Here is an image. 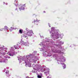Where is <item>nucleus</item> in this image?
<instances>
[{
    "mask_svg": "<svg viewBox=\"0 0 78 78\" xmlns=\"http://www.w3.org/2000/svg\"><path fill=\"white\" fill-rule=\"evenodd\" d=\"M26 59L29 60L30 62H31V61H33V60L32 59H33V57L31 55H27L26 56Z\"/></svg>",
    "mask_w": 78,
    "mask_h": 78,
    "instance_id": "1",
    "label": "nucleus"
},
{
    "mask_svg": "<svg viewBox=\"0 0 78 78\" xmlns=\"http://www.w3.org/2000/svg\"><path fill=\"white\" fill-rule=\"evenodd\" d=\"M32 23H34V24H36V25H37V21H36L35 20H34L33 22H32Z\"/></svg>",
    "mask_w": 78,
    "mask_h": 78,
    "instance_id": "2",
    "label": "nucleus"
},
{
    "mask_svg": "<svg viewBox=\"0 0 78 78\" xmlns=\"http://www.w3.org/2000/svg\"><path fill=\"white\" fill-rule=\"evenodd\" d=\"M55 36L56 37V39H58L59 37V34L58 33H57L55 34Z\"/></svg>",
    "mask_w": 78,
    "mask_h": 78,
    "instance_id": "3",
    "label": "nucleus"
},
{
    "mask_svg": "<svg viewBox=\"0 0 78 78\" xmlns=\"http://www.w3.org/2000/svg\"><path fill=\"white\" fill-rule=\"evenodd\" d=\"M19 9L20 11H21V10H23V9H25L24 7H23V6H21V7L19 8Z\"/></svg>",
    "mask_w": 78,
    "mask_h": 78,
    "instance_id": "4",
    "label": "nucleus"
},
{
    "mask_svg": "<svg viewBox=\"0 0 78 78\" xmlns=\"http://www.w3.org/2000/svg\"><path fill=\"white\" fill-rule=\"evenodd\" d=\"M14 48H15V49H17V48H19V45H18V44H17L16 45V46H14Z\"/></svg>",
    "mask_w": 78,
    "mask_h": 78,
    "instance_id": "5",
    "label": "nucleus"
},
{
    "mask_svg": "<svg viewBox=\"0 0 78 78\" xmlns=\"http://www.w3.org/2000/svg\"><path fill=\"white\" fill-rule=\"evenodd\" d=\"M19 33L21 34H22L23 33V30H20Z\"/></svg>",
    "mask_w": 78,
    "mask_h": 78,
    "instance_id": "6",
    "label": "nucleus"
},
{
    "mask_svg": "<svg viewBox=\"0 0 78 78\" xmlns=\"http://www.w3.org/2000/svg\"><path fill=\"white\" fill-rule=\"evenodd\" d=\"M27 35H28V36H31V33L30 32H28L27 33Z\"/></svg>",
    "mask_w": 78,
    "mask_h": 78,
    "instance_id": "7",
    "label": "nucleus"
},
{
    "mask_svg": "<svg viewBox=\"0 0 78 78\" xmlns=\"http://www.w3.org/2000/svg\"><path fill=\"white\" fill-rule=\"evenodd\" d=\"M37 78H42V77L40 75H38L37 76Z\"/></svg>",
    "mask_w": 78,
    "mask_h": 78,
    "instance_id": "8",
    "label": "nucleus"
},
{
    "mask_svg": "<svg viewBox=\"0 0 78 78\" xmlns=\"http://www.w3.org/2000/svg\"><path fill=\"white\" fill-rule=\"evenodd\" d=\"M5 29H6V30H8V27H7V26H5Z\"/></svg>",
    "mask_w": 78,
    "mask_h": 78,
    "instance_id": "9",
    "label": "nucleus"
},
{
    "mask_svg": "<svg viewBox=\"0 0 78 78\" xmlns=\"http://www.w3.org/2000/svg\"><path fill=\"white\" fill-rule=\"evenodd\" d=\"M62 64L63 65H64V67L63 68L64 69H65V68H66V65H64V63H62V64Z\"/></svg>",
    "mask_w": 78,
    "mask_h": 78,
    "instance_id": "10",
    "label": "nucleus"
},
{
    "mask_svg": "<svg viewBox=\"0 0 78 78\" xmlns=\"http://www.w3.org/2000/svg\"><path fill=\"white\" fill-rule=\"evenodd\" d=\"M9 56H13L14 54H9Z\"/></svg>",
    "mask_w": 78,
    "mask_h": 78,
    "instance_id": "11",
    "label": "nucleus"
},
{
    "mask_svg": "<svg viewBox=\"0 0 78 78\" xmlns=\"http://www.w3.org/2000/svg\"><path fill=\"white\" fill-rule=\"evenodd\" d=\"M15 6H18V5H19V4H15Z\"/></svg>",
    "mask_w": 78,
    "mask_h": 78,
    "instance_id": "12",
    "label": "nucleus"
},
{
    "mask_svg": "<svg viewBox=\"0 0 78 78\" xmlns=\"http://www.w3.org/2000/svg\"><path fill=\"white\" fill-rule=\"evenodd\" d=\"M24 37H27V36H24Z\"/></svg>",
    "mask_w": 78,
    "mask_h": 78,
    "instance_id": "13",
    "label": "nucleus"
},
{
    "mask_svg": "<svg viewBox=\"0 0 78 78\" xmlns=\"http://www.w3.org/2000/svg\"><path fill=\"white\" fill-rule=\"evenodd\" d=\"M27 43H25L24 44V45H27Z\"/></svg>",
    "mask_w": 78,
    "mask_h": 78,
    "instance_id": "14",
    "label": "nucleus"
},
{
    "mask_svg": "<svg viewBox=\"0 0 78 78\" xmlns=\"http://www.w3.org/2000/svg\"><path fill=\"white\" fill-rule=\"evenodd\" d=\"M6 74H9L8 73V72H6Z\"/></svg>",
    "mask_w": 78,
    "mask_h": 78,
    "instance_id": "15",
    "label": "nucleus"
},
{
    "mask_svg": "<svg viewBox=\"0 0 78 78\" xmlns=\"http://www.w3.org/2000/svg\"><path fill=\"white\" fill-rule=\"evenodd\" d=\"M48 72H45L44 73H48Z\"/></svg>",
    "mask_w": 78,
    "mask_h": 78,
    "instance_id": "16",
    "label": "nucleus"
},
{
    "mask_svg": "<svg viewBox=\"0 0 78 78\" xmlns=\"http://www.w3.org/2000/svg\"><path fill=\"white\" fill-rule=\"evenodd\" d=\"M43 12H44V13H45V11H43Z\"/></svg>",
    "mask_w": 78,
    "mask_h": 78,
    "instance_id": "17",
    "label": "nucleus"
},
{
    "mask_svg": "<svg viewBox=\"0 0 78 78\" xmlns=\"http://www.w3.org/2000/svg\"><path fill=\"white\" fill-rule=\"evenodd\" d=\"M15 9L16 10H17V8H16Z\"/></svg>",
    "mask_w": 78,
    "mask_h": 78,
    "instance_id": "18",
    "label": "nucleus"
},
{
    "mask_svg": "<svg viewBox=\"0 0 78 78\" xmlns=\"http://www.w3.org/2000/svg\"><path fill=\"white\" fill-rule=\"evenodd\" d=\"M23 6H25V4H24V5H23Z\"/></svg>",
    "mask_w": 78,
    "mask_h": 78,
    "instance_id": "19",
    "label": "nucleus"
},
{
    "mask_svg": "<svg viewBox=\"0 0 78 78\" xmlns=\"http://www.w3.org/2000/svg\"><path fill=\"white\" fill-rule=\"evenodd\" d=\"M51 27V26H49V27Z\"/></svg>",
    "mask_w": 78,
    "mask_h": 78,
    "instance_id": "20",
    "label": "nucleus"
},
{
    "mask_svg": "<svg viewBox=\"0 0 78 78\" xmlns=\"http://www.w3.org/2000/svg\"><path fill=\"white\" fill-rule=\"evenodd\" d=\"M16 1H15V2H16Z\"/></svg>",
    "mask_w": 78,
    "mask_h": 78,
    "instance_id": "21",
    "label": "nucleus"
}]
</instances>
